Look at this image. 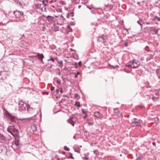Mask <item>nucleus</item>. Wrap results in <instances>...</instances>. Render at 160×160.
I'll list each match as a JSON object with an SVG mask.
<instances>
[{
	"label": "nucleus",
	"mask_w": 160,
	"mask_h": 160,
	"mask_svg": "<svg viewBox=\"0 0 160 160\" xmlns=\"http://www.w3.org/2000/svg\"><path fill=\"white\" fill-rule=\"evenodd\" d=\"M139 65L140 62L138 61L135 59H133L132 61L127 63L126 66L132 68H136L138 67Z\"/></svg>",
	"instance_id": "1"
},
{
	"label": "nucleus",
	"mask_w": 160,
	"mask_h": 160,
	"mask_svg": "<svg viewBox=\"0 0 160 160\" xmlns=\"http://www.w3.org/2000/svg\"><path fill=\"white\" fill-rule=\"evenodd\" d=\"M18 106L19 108L23 111H26L27 110V108L29 107V106L24 103L22 101H19Z\"/></svg>",
	"instance_id": "2"
},
{
	"label": "nucleus",
	"mask_w": 160,
	"mask_h": 160,
	"mask_svg": "<svg viewBox=\"0 0 160 160\" xmlns=\"http://www.w3.org/2000/svg\"><path fill=\"white\" fill-rule=\"evenodd\" d=\"M7 130L13 136H14V132L18 133L19 132L18 130L17 129L13 126H10L7 128Z\"/></svg>",
	"instance_id": "3"
},
{
	"label": "nucleus",
	"mask_w": 160,
	"mask_h": 160,
	"mask_svg": "<svg viewBox=\"0 0 160 160\" xmlns=\"http://www.w3.org/2000/svg\"><path fill=\"white\" fill-rule=\"evenodd\" d=\"M107 39V36L106 35H103L101 36H99L98 38V40L100 42L102 43L106 42Z\"/></svg>",
	"instance_id": "4"
},
{
	"label": "nucleus",
	"mask_w": 160,
	"mask_h": 160,
	"mask_svg": "<svg viewBox=\"0 0 160 160\" xmlns=\"http://www.w3.org/2000/svg\"><path fill=\"white\" fill-rule=\"evenodd\" d=\"M27 110L29 113L32 114L33 116H35L37 114V112H35V109L30 107L29 106L27 108Z\"/></svg>",
	"instance_id": "5"
},
{
	"label": "nucleus",
	"mask_w": 160,
	"mask_h": 160,
	"mask_svg": "<svg viewBox=\"0 0 160 160\" xmlns=\"http://www.w3.org/2000/svg\"><path fill=\"white\" fill-rule=\"evenodd\" d=\"M76 120L75 118L74 117H71L67 120L68 123L72 124L73 126L74 125V120Z\"/></svg>",
	"instance_id": "6"
},
{
	"label": "nucleus",
	"mask_w": 160,
	"mask_h": 160,
	"mask_svg": "<svg viewBox=\"0 0 160 160\" xmlns=\"http://www.w3.org/2000/svg\"><path fill=\"white\" fill-rule=\"evenodd\" d=\"M141 122L142 121L141 120H139L137 121H133L131 123V125L132 127L139 126Z\"/></svg>",
	"instance_id": "7"
},
{
	"label": "nucleus",
	"mask_w": 160,
	"mask_h": 160,
	"mask_svg": "<svg viewBox=\"0 0 160 160\" xmlns=\"http://www.w3.org/2000/svg\"><path fill=\"white\" fill-rule=\"evenodd\" d=\"M14 13L16 17L18 18L21 16L23 15V12H20L18 11H16L14 12Z\"/></svg>",
	"instance_id": "8"
},
{
	"label": "nucleus",
	"mask_w": 160,
	"mask_h": 160,
	"mask_svg": "<svg viewBox=\"0 0 160 160\" xmlns=\"http://www.w3.org/2000/svg\"><path fill=\"white\" fill-rule=\"evenodd\" d=\"M94 116L98 118H101L102 115L99 112H96L94 113Z\"/></svg>",
	"instance_id": "9"
},
{
	"label": "nucleus",
	"mask_w": 160,
	"mask_h": 160,
	"mask_svg": "<svg viewBox=\"0 0 160 160\" xmlns=\"http://www.w3.org/2000/svg\"><path fill=\"white\" fill-rule=\"evenodd\" d=\"M37 56L38 58L39 59H40L42 62V59L44 58V56L43 54H42L38 53Z\"/></svg>",
	"instance_id": "10"
},
{
	"label": "nucleus",
	"mask_w": 160,
	"mask_h": 160,
	"mask_svg": "<svg viewBox=\"0 0 160 160\" xmlns=\"http://www.w3.org/2000/svg\"><path fill=\"white\" fill-rule=\"evenodd\" d=\"M37 129V128L36 125L33 124L31 126V129L33 132L36 131Z\"/></svg>",
	"instance_id": "11"
},
{
	"label": "nucleus",
	"mask_w": 160,
	"mask_h": 160,
	"mask_svg": "<svg viewBox=\"0 0 160 160\" xmlns=\"http://www.w3.org/2000/svg\"><path fill=\"white\" fill-rule=\"evenodd\" d=\"M38 9L41 10V11L43 10V8L44 6L43 4H38Z\"/></svg>",
	"instance_id": "12"
},
{
	"label": "nucleus",
	"mask_w": 160,
	"mask_h": 160,
	"mask_svg": "<svg viewBox=\"0 0 160 160\" xmlns=\"http://www.w3.org/2000/svg\"><path fill=\"white\" fill-rule=\"evenodd\" d=\"M0 140L5 141L6 140V138L3 135L0 133Z\"/></svg>",
	"instance_id": "13"
},
{
	"label": "nucleus",
	"mask_w": 160,
	"mask_h": 160,
	"mask_svg": "<svg viewBox=\"0 0 160 160\" xmlns=\"http://www.w3.org/2000/svg\"><path fill=\"white\" fill-rule=\"evenodd\" d=\"M157 76L159 78H160V69H157L156 71Z\"/></svg>",
	"instance_id": "14"
},
{
	"label": "nucleus",
	"mask_w": 160,
	"mask_h": 160,
	"mask_svg": "<svg viewBox=\"0 0 160 160\" xmlns=\"http://www.w3.org/2000/svg\"><path fill=\"white\" fill-rule=\"evenodd\" d=\"M152 99L154 101H155L158 100V97H153L152 98Z\"/></svg>",
	"instance_id": "15"
},
{
	"label": "nucleus",
	"mask_w": 160,
	"mask_h": 160,
	"mask_svg": "<svg viewBox=\"0 0 160 160\" xmlns=\"http://www.w3.org/2000/svg\"><path fill=\"white\" fill-rule=\"evenodd\" d=\"M153 31H154L155 34H157L158 30L155 28H153Z\"/></svg>",
	"instance_id": "16"
},
{
	"label": "nucleus",
	"mask_w": 160,
	"mask_h": 160,
	"mask_svg": "<svg viewBox=\"0 0 160 160\" xmlns=\"http://www.w3.org/2000/svg\"><path fill=\"white\" fill-rule=\"evenodd\" d=\"M59 65H60V67L61 68H62L63 67V63L62 61L60 62H59Z\"/></svg>",
	"instance_id": "17"
},
{
	"label": "nucleus",
	"mask_w": 160,
	"mask_h": 160,
	"mask_svg": "<svg viewBox=\"0 0 160 160\" xmlns=\"http://www.w3.org/2000/svg\"><path fill=\"white\" fill-rule=\"evenodd\" d=\"M154 19H157V20H158V21H160V17H158V16H155L154 17Z\"/></svg>",
	"instance_id": "18"
},
{
	"label": "nucleus",
	"mask_w": 160,
	"mask_h": 160,
	"mask_svg": "<svg viewBox=\"0 0 160 160\" xmlns=\"http://www.w3.org/2000/svg\"><path fill=\"white\" fill-rule=\"evenodd\" d=\"M64 149L67 151H69L70 150L69 148H68L67 146H64Z\"/></svg>",
	"instance_id": "19"
},
{
	"label": "nucleus",
	"mask_w": 160,
	"mask_h": 160,
	"mask_svg": "<svg viewBox=\"0 0 160 160\" xmlns=\"http://www.w3.org/2000/svg\"><path fill=\"white\" fill-rule=\"evenodd\" d=\"M79 102H76L75 103V105L76 106H78L79 107H80V105H79Z\"/></svg>",
	"instance_id": "20"
},
{
	"label": "nucleus",
	"mask_w": 160,
	"mask_h": 160,
	"mask_svg": "<svg viewBox=\"0 0 160 160\" xmlns=\"http://www.w3.org/2000/svg\"><path fill=\"white\" fill-rule=\"evenodd\" d=\"M82 112L83 114H86V112L84 109H82Z\"/></svg>",
	"instance_id": "21"
},
{
	"label": "nucleus",
	"mask_w": 160,
	"mask_h": 160,
	"mask_svg": "<svg viewBox=\"0 0 160 160\" xmlns=\"http://www.w3.org/2000/svg\"><path fill=\"white\" fill-rule=\"evenodd\" d=\"M73 13L72 12V13H68V15L67 16V17L68 18H69L70 17V16Z\"/></svg>",
	"instance_id": "22"
},
{
	"label": "nucleus",
	"mask_w": 160,
	"mask_h": 160,
	"mask_svg": "<svg viewBox=\"0 0 160 160\" xmlns=\"http://www.w3.org/2000/svg\"><path fill=\"white\" fill-rule=\"evenodd\" d=\"M42 2V4H43L44 6H45L47 5V3H45V0L43 1Z\"/></svg>",
	"instance_id": "23"
},
{
	"label": "nucleus",
	"mask_w": 160,
	"mask_h": 160,
	"mask_svg": "<svg viewBox=\"0 0 160 160\" xmlns=\"http://www.w3.org/2000/svg\"><path fill=\"white\" fill-rule=\"evenodd\" d=\"M50 60H51V61H52V62H54V58H51V59H48V61H50Z\"/></svg>",
	"instance_id": "24"
},
{
	"label": "nucleus",
	"mask_w": 160,
	"mask_h": 160,
	"mask_svg": "<svg viewBox=\"0 0 160 160\" xmlns=\"http://www.w3.org/2000/svg\"><path fill=\"white\" fill-rule=\"evenodd\" d=\"M87 117H88V115L86 114H84V116H83V118H84L85 119L87 118Z\"/></svg>",
	"instance_id": "25"
},
{
	"label": "nucleus",
	"mask_w": 160,
	"mask_h": 160,
	"mask_svg": "<svg viewBox=\"0 0 160 160\" xmlns=\"http://www.w3.org/2000/svg\"><path fill=\"white\" fill-rule=\"evenodd\" d=\"M59 91V90L58 89H57L56 90V92L57 94H58Z\"/></svg>",
	"instance_id": "26"
},
{
	"label": "nucleus",
	"mask_w": 160,
	"mask_h": 160,
	"mask_svg": "<svg viewBox=\"0 0 160 160\" xmlns=\"http://www.w3.org/2000/svg\"><path fill=\"white\" fill-rule=\"evenodd\" d=\"M79 74V72H78L77 73L76 75H75V77H77L78 75Z\"/></svg>",
	"instance_id": "27"
},
{
	"label": "nucleus",
	"mask_w": 160,
	"mask_h": 160,
	"mask_svg": "<svg viewBox=\"0 0 160 160\" xmlns=\"http://www.w3.org/2000/svg\"><path fill=\"white\" fill-rule=\"evenodd\" d=\"M46 8L44 6V7L43 8V11H42V12L46 11Z\"/></svg>",
	"instance_id": "28"
},
{
	"label": "nucleus",
	"mask_w": 160,
	"mask_h": 160,
	"mask_svg": "<svg viewBox=\"0 0 160 160\" xmlns=\"http://www.w3.org/2000/svg\"><path fill=\"white\" fill-rule=\"evenodd\" d=\"M54 87L52 86V87H51V88L50 89V90L51 91H53V90H54Z\"/></svg>",
	"instance_id": "29"
},
{
	"label": "nucleus",
	"mask_w": 160,
	"mask_h": 160,
	"mask_svg": "<svg viewBox=\"0 0 160 160\" xmlns=\"http://www.w3.org/2000/svg\"><path fill=\"white\" fill-rule=\"evenodd\" d=\"M159 94V93L158 92H155V94L156 96H158Z\"/></svg>",
	"instance_id": "30"
},
{
	"label": "nucleus",
	"mask_w": 160,
	"mask_h": 160,
	"mask_svg": "<svg viewBox=\"0 0 160 160\" xmlns=\"http://www.w3.org/2000/svg\"><path fill=\"white\" fill-rule=\"evenodd\" d=\"M57 83L60 84L61 83V81L60 80H57Z\"/></svg>",
	"instance_id": "31"
},
{
	"label": "nucleus",
	"mask_w": 160,
	"mask_h": 160,
	"mask_svg": "<svg viewBox=\"0 0 160 160\" xmlns=\"http://www.w3.org/2000/svg\"><path fill=\"white\" fill-rule=\"evenodd\" d=\"M75 97L76 98H78L79 97L78 95L77 94H75Z\"/></svg>",
	"instance_id": "32"
},
{
	"label": "nucleus",
	"mask_w": 160,
	"mask_h": 160,
	"mask_svg": "<svg viewBox=\"0 0 160 160\" xmlns=\"http://www.w3.org/2000/svg\"><path fill=\"white\" fill-rule=\"evenodd\" d=\"M136 160H141V158L139 157L137 158V159Z\"/></svg>",
	"instance_id": "33"
},
{
	"label": "nucleus",
	"mask_w": 160,
	"mask_h": 160,
	"mask_svg": "<svg viewBox=\"0 0 160 160\" xmlns=\"http://www.w3.org/2000/svg\"><path fill=\"white\" fill-rule=\"evenodd\" d=\"M78 65L79 66H81L82 64H81V61H79V62Z\"/></svg>",
	"instance_id": "34"
},
{
	"label": "nucleus",
	"mask_w": 160,
	"mask_h": 160,
	"mask_svg": "<svg viewBox=\"0 0 160 160\" xmlns=\"http://www.w3.org/2000/svg\"><path fill=\"white\" fill-rule=\"evenodd\" d=\"M83 158L87 160L88 159V157H87L86 156H85Z\"/></svg>",
	"instance_id": "35"
},
{
	"label": "nucleus",
	"mask_w": 160,
	"mask_h": 160,
	"mask_svg": "<svg viewBox=\"0 0 160 160\" xmlns=\"http://www.w3.org/2000/svg\"><path fill=\"white\" fill-rule=\"evenodd\" d=\"M60 92L61 93H62L63 92V90H62V88L61 89V90H60Z\"/></svg>",
	"instance_id": "36"
},
{
	"label": "nucleus",
	"mask_w": 160,
	"mask_h": 160,
	"mask_svg": "<svg viewBox=\"0 0 160 160\" xmlns=\"http://www.w3.org/2000/svg\"><path fill=\"white\" fill-rule=\"evenodd\" d=\"M45 3L46 2V3H48V0H45Z\"/></svg>",
	"instance_id": "37"
},
{
	"label": "nucleus",
	"mask_w": 160,
	"mask_h": 160,
	"mask_svg": "<svg viewBox=\"0 0 160 160\" xmlns=\"http://www.w3.org/2000/svg\"><path fill=\"white\" fill-rule=\"evenodd\" d=\"M70 158H72V159H74V158L72 156V154H71V156L70 157Z\"/></svg>",
	"instance_id": "38"
},
{
	"label": "nucleus",
	"mask_w": 160,
	"mask_h": 160,
	"mask_svg": "<svg viewBox=\"0 0 160 160\" xmlns=\"http://www.w3.org/2000/svg\"><path fill=\"white\" fill-rule=\"evenodd\" d=\"M137 120V118H134L132 119V122L133 121H134V120Z\"/></svg>",
	"instance_id": "39"
},
{
	"label": "nucleus",
	"mask_w": 160,
	"mask_h": 160,
	"mask_svg": "<svg viewBox=\"0 0 160 160\" xmlns=\"http://www.w3.org/2000/svg\"><path fill=\"white\" fill-rule=\"evenodd\" d=\"M36 8L37 9H38V4L36 6Z\"/></svg>",
	"instance_id": "40"
},
{
	"label": "nucleus",
	"mask_w": 160,
	"mask_h": 160,
	"mask_svg": "<svg viewBox=\"0 0 160 160\" xmlns=\"http://www.w3.org/2000/svg\"><path fill=\"white\" fill-rule=\"evenodd\" d=\"M87 8H88V9H89L90 10H91V8L88 6H87Z\"/></svg>",
	"instance_id": "41"
},
{
	"label": "nucleus",
	"mask_w": 160,
	"mask_h": 160,
	"mask_svg": "<svg viewBox=\"0 0 160 160\" xmlns=\"http://www.w3.org/2000/svg\"><path fill=\"white\" fill-rule=\"evenodd\" d=\"M137 22L139 24H140L141 26V23L139 22V21H137Z\"/></svg>",
	"instance_id": "42"
},
{
	"label": "nucleus",
	"mask_w": 160,
	"mask_h": 160,
	"mask_svg": "<svg viewBox=\"0 0 160 160\" xmlns=\"http://www.w3.org/2000/svg\"><path fill=\"white\" fill-rule=\"evenodd\" d=\"M45 93L47 95H48L49 94L48 93V92H45Z\"/></svg>",
	"instance_id": "43"
},
{
	"label": "nucleus",
	"mask_w": 160,
	"mask_h": 160,
	"mask_svg": "<svg viewBox=\"0 0 160 160\" xmlns=\"http://www.w3.org/2000/svg\"><path fill=\"white\" fill-rule=\"evenodd\" d=\"M81 7V5H79L78 6V8H80Z\"/></svg>",
	"instance_id": "44"
},
{
	"label": "nucleus",
	"mask_w": 160,
	"mask_h": 160,
	"mask_svg": "<svg viewBox=\"0 0 160 160\" xmlns=\"http://www.w3.org/2000/svg\"><path fill=\"white\" fill-rule=\"evenodd\" d=\"M152 144H153V145H155V142H153Z\"/></svg>",
	"instance_id": "45"
},
{
	"label": "nucleus",
	"mask_w": 160,
	"mask_h": 160,
	"mask_svg": "<svg viewBox=\"0 0 160 160\" xmlns=\"http://www.w3.org/2000/svg\"><path fill=\"white\" fill-rule=\"evenodd\" d=\"M50 17V16H47V18L48 19Z\"/></svg>",
	"instance_id": "46"
},
{
	"label": "nucleus",
	"mask_w": 160,
	"mask_h": 160,
	"mask_svg": "<svg viewBox=\"0 0 160 160\" xmlns=\"http://www.w3.org/2000/svg\"><path fill=\"white\" fill-rule=\"evenodd\" d=\"M52 65H50V66L49 68H52Z\"/></svg>",
	"instance_id": "47"
},
{
	"label": "nucleus",
	"mask_w": 160,
	"mask_h": 160,
	"mask_svg": "<svg viewBox=\"0 0 160 160\" xmlns=\"http://www.w3.org/2000/svg\"><path fill=\"white\" fill-rule=\"evenodd\" d=\"M2 149H0V152H2Z\"/></svg>",
	"instance_id": "48"
},
{
	"label": "nucleus",
	"mask_w": 160,
	"mask_h": 160,
	"mask_svg": "<svg viewBox=\"0 0 160 160\" xmlns=\"http://www.w3.org/2000/svg\"><path fill=\"white\" fill-rule=\"evenodd\" d=\"M8 116H11V115L9 113H8Z\"/></svg>",
	"instance_id": "49"
},
{
	"label": "nucleus",
	"mask_w": 160,
	"mask_h": 160,
	"mask_svg": "<svg viewBox=\"0 0 160 160\" xmlns=\"http://www.w3.org/2000/svg\"><path fill=\"white\" fill-rule=\"evenodd\" d=\"M63 154H65V152H63Z\"/></svg>",
	"instance_id": "50"
},
{
	"label": "nucleus",
	"mask_w": 160,
	"mask_h": 160,
	"mask_svg": "<svg viewBox=\"0 0 160 160\" xmlns=\"http://www.w3.org/2000/svg\"><path fill=\"white\" fill-rule=\"evenodd\" d=\"M80 148H82V146H80Z\"/></svg>",
	"instance_id": "51"
},
{
	"label": "nucleus",
	"mask_w": 160,
	"mask_h": 160,
	"mask_svg": "<svg viewBox=\"0 0 160 160\" xmlns=\"http://www.w3.org/2000/svg\"><path fill=\"white\" fill-rule=\"evenodd\" d=\"M57 160H60V159L59 158H58Z\"/></svg>",
	"instance_id": "52"
},
{
	"label": "nucleus",
	"mask_w": 160,
	"mask_h": 160,
	"mask_svg": "<svg viewBox=\"0 0 160 160\" xmlns=\"http://www.w3.org/2000/svg\"><path fill=\"white\" fill-rule=\"evenodd\" d=\"M52 7H53V8H54V6H52Z\"/></svg>",
	"instance_id": "53"
},
{
	"label": "nucleus",
	"mask_w": 160,
	"mask_h": 160,
	"mask_svg": "<svg viewBox=\"0 0 160 160\" xmlns=\"http://www.w3.org/2000/svg\"><path fill=\"white\" fill-rule=\"evenodd\" d=\"M2 23H0V25H1V24H2Z\"/></svg>",
	"instance_id": "54"
}]
</instances>
